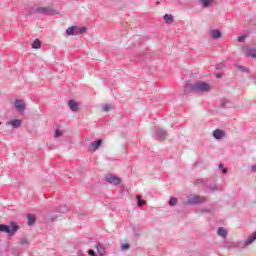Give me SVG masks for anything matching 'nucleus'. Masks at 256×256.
Returning a JSON list of instances; mask_svg holds the SVG:
<instances>
[{"instance_id":"f257e3e1","label":"nucleus","mask_w":256,"mask_h":256,"mask_svg":"<svg viewBox=\"0 0 256 256\" xmlns=\"http://www.w3.org/2000/svg\"><path fill=\"white\" fill-rule=\"evenodd\" d=\"M211 91V85L207 82L198 81L196 83H186L184 93H207Z\"/></svg>"},{"instance_id":"f03ea898","label":"nucleus","mask_w":256,"mask_h":256,"mask_svg":"<svg viewBox=\"0 0 256 256\" xmlns=\"http://www.w3.org/2000/svg\"><path fill=\"white\" fill-rule=\"evenodd\" d=\"M21 227L15 221H11L9 224H0V233H6L8 237H13Z\"/></svg>"},{"instance_id":"7ed1b4c3","label":"nucleus","mask_w":256,"mask_h":256,"mask_svg":"<svg viewBox=\"0 0 256 256\" xmlns=\"http://www.w3.org/2000/svg\"><path fill=\"white\" fill-rule=\"evenodd\" d=\"M33 13H39L40 15H59V11L51 8V7H38L36 9H31L29 13H26V15H33Z\"/></svg>"},{"instance_id":"20e7f679","label":"nucleus","mask_w":256,"mask_h":256,"mask_svg":"<svg viewBox=\"0 0 256 256\" xmlns=\"http://www.w3.org/2000/svg\"><path fill=\"white\" fill-rule=\"evenodd\" d=\"M207 203V197L200 195H190L186 201V205H201Z\"/></svg>"},{"instance_id":"39448f33","label":"nucleus","mask_w":256,"mask_h":256,"mask_svg":"<svg viewBox=\"0 0 256 256\" xmlns=\"http://www.w3.org/2000/svg\"><path fill=\"white\" fill-rule=\"evenodd\" d=\"M106 183H109L110 185H113L114 187H117V185H121V178L115 174H107L105 176Z\"/></svg>"},{"instance_id":"423d86ee","label":"nucleus","mask_w":256,"mask_h":256,"mask_svg":"<svg viewBox=\"0 0 256 256\" xmlns=\"http://www.w3.org/2000/svg\"><path fill=\"white\" fill-rule=\"evenodd\" d=\"M154 137L155 139H167V131H165L163 128H155L154 130Z\"/></svg>"},{"instance_id":"0eeeda50","label":"nucleus","mask_w":256,"mask_h":256,"mask_svg":"<svg viewBox=\"0 0 256 256\" xmlns=\"http://www.w3.org/2000/svg\"><path fill=\"white\" fill-rule=\"evenodd\" d=\"M243 53H245L246 57H252L253 59L256 58V48H249L244 46L242 48Z\"/></svg>"},{"instance_id":"6e6552de","label":"nucleus","mask_w":256,"mask_h":256,"mask_svg":"<svg viewBox=\"0 0 256 256\" xmlns=\"http://www.w3.org/2000/svg\"><path fill=\"white\" fill-rule=\"evenodd\" d=\"M14 105L16 107V110L19 111L20 113L25 111V104L23 103V100L21 99L15 100Z\"/></svg>"},{"instance_id":"1a4fd4ad","label":"nucleus","mask_w":256,"mask_h":256,"mask_svg":"<svg viewBox=\"0 0 256 256\" xmlns=\"http://www.w3.org/2000/svg\"><path fill=\"white\" fill-rule=\"evenodd\" d=\"M68 106L70 111H73L74 113H77V111H79V103H77L75 100L68 101Z\"/></svg>"},{"instance_id":"9d476101","label":"nucleus","mask_w":256,"mask_h":256,"mask_svg":"<svg viewBox=\"0 0 256 256\" xmlns=\"http://www.w3.org/2000/svg\"><path fill=\"white\" fill-rule=\"evenodd\" d=\"M213 137L214 139H223V137H225V132H223V130L221 129H216L213 131Z\"/></svg>"},{"instance_id":"9b49d317","label":"nucleus","mask_w":256,"mask_h":256,"mask_svg":"<svg viewBox=\"0 0 256 256\" xmlns=\"http://www.w3.org/2000/svg\"><path fill=\"white\" fill-rule=\"evenodd\" d=\"M204 187H205L206 191H210L211 193H213V191H217L218 190L216 183L208 184L206 182V183H204Z\"/></svg>"},{"instance_id":"f8f14e48","label":"nucleus","mask_w":256,"mask_h":256,"mask_svg":"<svg viewBox=\"0 0 256 256\" xmlns=\"http://www.w3.org/2000/svg\"><path fill=\"white\" fill-rule=\"evenodd\" d=\"M27 219L28 227H31L37 221V216L35 214H27Z\"/></svg>"},{"instance_id":"ddd939ff","label":"nucleus","mask_w":256,"mask_h":256,"mask_svg":"<svg viewBox=\"0 0 256 256\" xmlns=\"http://www.w3.org/2000/svg\"><path fill=\"white\" fill-rule=\"evenodd\" d=\"M23 122L19 119H14L8 122V125H11L14 129H19V126L22 124Z\"/></svg>"},{"instance_id":"4468645a","label":"nucleus","mask_w":256,"mask_h":256,"mask_svg":"<svg viewBox=\"0 0 256 256\" xmlns=\"http://www.w3.org/2000/svg\"><path fill=\"white\" fill-rule=\"evenodd\" d=\"M163 19H164V21H165V23H167V25H173V23H174V19H173V15H171V14H165L164 16H163Z\"/></svg>"},{"instance_id":"2eb2a0df","label":"nucleus","mask_w":256,"mask_h":256,"mask_svg":"<svg viewBox=\"0 0 256 256\" xmlns=\"http://www.w3.org/2000/svg\"><path fill=\"white\" fill-rule=\"evenodd\" d=\"M101 143H103V140L98 139L96 141H93L90 143V147H93L94 151H97L101 147Z\"/></svg>"},{"instance_id":"dca6fc26","label":"nucleus","mask_w":256,"mask_h":256,"mask_svg":"<svg viewBox=\"0 0 256 256\" xmlns=\"http://www.w3.org/2000/svg\"><path fill=\"white\" fill-rule=\"evenodd\" d=\"M96 249H97L99 255H101V256H103L107 253V251L105 250V246H103L101 243H97Z\"/></svg>"},{"instance_id":"f3484780","label":"nucleus","mask_w":256,"mask_h":256,"mask_svg":"<svg viewBox=\"0 0 256 256\" xmlns=\"http://www.w3.org/2000/svg\"><path fill=\"white\" fill-rule=\"evenodd\" d=\"M210 35L212 39H221V32L219 29L211 30Z\"/></svg>"},{"instance_id":"a211bd4d","label":"nucleus","mask_w":256,"mask_h":256,"mask_svg":"<svg viewBox=\"0 0 256 256\" xmlns=\"http://www.w3.org/2000/svg\"><path fill=\"white\" fill-rule=\"evenodd\" d=\"M66 35H77V26H71L66 30Z\"/></svg>"},{"instance_id":"6ab92c4d","label":"nucleus","mask_w":256,"mask_h":256,"mask_svg":"<svg viewBox=\"0 0 256 256\" xmlns=\"http://www.w3.org/2000/svg\"><path fill=\"white\" fill-rule=\"evenodd\" d=\"M200 3L204 9H207V7L213 5V0H200Z\"/></svg>"},{"instance_id":"aec40b11","label":"nucleus","mask_w":256,"mask_h":256,"mask_svg":"<svg viewBox=\"0 0 256 256\" xmlns=\"http://www.w3.org/2000/svg\"><path fill=\"white\" fill-rule=\"evenodd\" d=\"M217 233L219 237H223L224 239L227 237V230L223 227H219Z\"/></svg>"},{"instance_id":"412c9836","label":"nucleus","mask_w":256,"mask_h":256,"mask_svg":"<svg viewBox=\"0 0 256 256\" xmlns=\"http://www.w3.org/2000/svg\"><path fill=\"white\" fill-rule=\"evenodd\" d=\"M68 211H69V207H67V206H60L59 208H56L55 209V212L56 213H68Z\"/></svg>"},{"instance_id":"4be33fe9","label":"nucleus","mask_w":256,"mask_h":256,"mask_svg":"<svg viewBox=\"0 0 256 256\" xmlns=\"http://www.w3.org/2000/svg\"><path fill=\"white\" fill-rule=\"evenodd\" d=\"M32 49H41V40L40 39H35L34 42L32 43Z\"/></svg>"},{"instance_id":"5701e85b","label":"nucleus","mask_w":256,"mask_h":256,"mask_svg":"<svg viewBox=\"0 0 256 256\" xmlns=\"http://www.w3.org/2000/svg\"><path fill=\"white\" fill-rule=\"evenodd\" d=\"M168 205H170V207H175V205H177V198L171 197L168 202Z\"/></svg>"},{"instance_id":"b1692460","label":"nucleus","mask_w":256,"mask_h":256,"mask_svg":"<svg viewBox=\"0 0 256 256\" xmlns=\"http://www.w3.org/2000/svg\"><path fill=\"white\" fill-rule=\"evenodd\" d=\"M138 199V207H143V205H147V201L141 199V196H137Z\"/></svg>"},{"instance_id":"393cba45","label":"nucleus","mask_w":256,"mask_h":256,"mask_svg":"<svg viewBox=\"0 0 256 256\" xmlns=\"http://www.w3.org/2000/svg\"><path fill=\"white\" fill-rule=\"evenodd\" d=\"M83 33H87V27L82 26L78 29L77 35H83Z\"/></svg>"},{"instance_id":"a878e982","label":"nucleus","mask_w":256,"mask_h":256,"mask_svg":"<svg viewBox=\"0 0 256 256\" xmlns=\"http://www.w3.org/2000/svg\"><path fill=\"white\" fill-rule=\"evenodd\" d=\"M205 183H207V182H205V179H203V178L197 179L195 181L196 185H205Z\"/></svg>"},{"instance_id":"bb28decb","label":"nucleus","mask_w":256,"mask_h":256,"mask_svg":"<svg viewBox=\"0 0 256 256\" xmlns=\"http://www.w3.org/2000/svg\"><path fill=\"white\" fill-rule=\"evenodd\" d=\"M54 137H56V139H58V137H63V133H61V130L56 129Z\"/></svg>"},{"instance_id":"cd10ccee","label":"nucleus","mask_w":256,"mask_h":256,"mask_svg":"<svg viewBox=\"0 0 256 256\" xmlns=\"http://www.w3.org/2000/svg\"><path fill=\"white\" fill-rule=\"evenodd\" d=\"M20 245H29V240L27 238H21Z\"/></svg>"},{"instance_id":"c85d7f7f","label":"nucleus","mask_w":256,"mask_h":256,"mask_svg":"<svg viewBox=\"0 0 256 256\" xmlns=\"http://www.w3.org/2000/svg\"><path fill=\"white\" fill-rule=\"evenodd\" d=\"M238 69H240V71H243L244 73H249V68L245 66H238Z\"/></svg>"},{"instance_id":"c756f323","label":"nucleus","mask_w":256,"mask_h":256,"mask_svg":"<svg viewBox=\"0 0 256 256\" xmlns=\"http://www.w3.org/2000/svg\"><path fill=\"white\" fill-rule=\"evenodd\" d=\"M51 221H57V215H51L48 218V223H51Z\"/></svg>"},{"instance_id":"7c9ffc66","label":"nucleus","mask_w":256,"mask_h":256,"mask_svg":"<svg viewBox=\"0 0 256 256\" xmlns=\"http://www.w3.org/2000/svg\"><path fill=\"white\" fill-rule=\"evenodd\" d=\"M216 69H218L219 71H221V69H225V64H223V63L217 64Z\"/></svg>"},{"instance_id":"2f4dec72","label":"nucleus","mask_w":256,"mask_h":256,"mask_svg":"<svg viewBox=\"0 0 256 256\" xmlns=\"http://www.w3.org/2000/svg\"><path fill=\"white\" fill-rule=\"evenodd\" d=\"M237 41H238V43H245V36H239L238 38H237Z\"/></svg>"},{"instance_id":"473e14b6","label":"nucleus","mask_w":256,"mask_h":256,"mask_svg":"<svg viewBox=\"0 0 256 256\" xmlns=\"http://www.w3.org/2000/svg\"><path fill=\"white\" fill-rule=\"evenodd\" d=\"M103 111H111V105L105 104V105L103 106Z\"/></svg>"},{"instance_id":"72a5a7b5","label":"nucleus","mask_w":256,"mask_h":256,"mask_svg":"<svg viewBox=\"0 0 256 256\" xmlns=\"http://www.w3.org/2000/svg\"><path fill=\"white\" fill-rule=\"evenodd\" d=\"M129 244L128 243H124V244H122V246H121V248L122 249H124V250H127V249H129Z\"/></svg>"},{"instance_id":"f704fd0d","label":"nucleus","mask_w":256,"mask_h":256,"mask_svg":"<svg viewBox=\"0 0 256 256\" xmlns=\"http://www.w3.org/2000/svg\"><path fill=\"white\" fill-rule=\"evenodd\" d=\"M221 171H222L223 175H227L229 170L227 168H222Z\"/></svg>"},{"instance_id":"c9c22d12","label":"nucleus","mask_w":256,"mask_h":256,"mask_svg":"<svg viewBox=\"0 0 256 256\" xmlns=\"http://www.w3.org/2000/svg\"><path fill=\"white\" fill-rule=\"evenodd\" d=\"M88 253L91 256H97V253H95L93 250H88Z\"/></svg>"},{"instance_id":"e433bc0d","label":"nucleus","mask_w":256,"mask_h":256,"mask_svg":"<svg viewBox=\"0 0 256 256\" xmlns=\"http://www.w3.org/2000/svg\"><path fill=\"white\" fill-rule=\"evenodd\" d=\"M221 77H223V74H221V73H217V74H216V78H217V79H221Z\"/></svg>"},{"instance_id":"4c0bfd02","label":"nucleus","mask_w":256,"mask_h":256,"mask_svg":"<svg viewBox=\"0 0 256 256\" xmlns=\"http://www.w3.org/2000/svg\"><path fill=\"white\" fill-rule=\"evenodd\" d=\"M251 171H252L253 173H255V171H256V165H252Z\"/></svg>"},{"instance_id":"58836bf2","label":"nucleus","mask_w":256,"mask_h":256,"mask_svg":"<svg viewBox=\"0 0 256 256\" xmlns=\"http://www.w3.org/2000/svg\"><path fill=\"white\" fill-rule=\"evenodd\" d=\"M224 168H225V167H224L223 163H220V164H219V169L222 170V169H224Z\"/></svg>"},{"instance_id":"ea45409f","label":"nucleus","mask_w":256,"mask_h":256,"mask_svg":"<svg viewBox=\"0 0 256 256\" xmlns=\"http://www.w3.org/2000/svg\"><path fill=\"white\" fill-rule=\"evenodd\" d=\"M221 105H222V107H225V102H223Z\"/></svg>"},{"instance_id":"a19ab883","label":"nucleus","mask_w":256,"mask_h":256,"mask_svg":"<svg viewBox=\"0 0 256 256\" xmlns=\"http://www.w3.org/2000/svg\"><path fill=\"white\" fill-rule=\"evenodd\" d=\"M79 256H87V255H85V254H79Z\"/></svg>"},{"instance_id":"79ce46f5","label":"nucleus","mask_w":256,"mask_h":256,"mask_svg":"<svg viewBox=\"0 0 256 256\" xmlns=\"http://www.w3.org/2000/svg\"><path fill=\"white\" fill-rule=\"evenodd\" d=\"M0 125H1V122H0Z\"/></svg>"}]
</instances>
